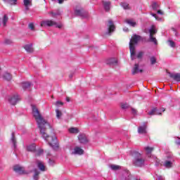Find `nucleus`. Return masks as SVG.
Masks as SVG:
<instances>
[{
  "label": "nucleus",
  "mask_w": 180,
  "mask_h": 180,
  "mask_svg": "<svg viewBox=\"0 0 180 180\" xmlns=\"http://www.w3.org/2000/svg\"><path fill=\"white\" fill-rule=\"evenodd\" d=\"M150 60L151 65H154V64L157 63V58H155V56L150 57Z\"/></svg>",
  "instance_id": "obj_29"
},
{
  "label": "nucleus",
  "mask_w": 180,
  "mask_h": 180,
  "mask_svg": "<svg viewBox=\"0 0 180 180\" xmlns=\"http://www.w3.org/2000/svg\"><path fill=\"white\" fill-rule=\"evenodd\" d=\"M13 171L20 175H22L23 174H26L25 172V169L19 165H15L13 167Z\"/></svg>",
  "instance_id": "obj_7"
},
{
  "label": "nucleus",
  "mask_w": 180,
  "mask_h": 180,
  "mask_svg": "<svg viewBox=\"0 0 180 180\" xmlns=\"http://www.w3.org/2000/svg\"><path fill=\"white\" fill-rule=\"evenodd\" d=\"M8 101L11 105H16L18 102L20 101V98L18 94H15L13 97L10 98Z\"/></svg>",
  "instance_id": "obj_8"
},
{
  "label": "nucleus",
  "mask_w": 180,
  "mask_h": 180,
  "mask_svg": "<svg viewBox=\"0 0 180 180\" xmlns=\"http://www.w3.org/2000/svg\"><path fill=\"white\" fill-rule=\"evenodd\" d=\"M169 74V77L174 79V81H176L177 82H180V73H171V72H167Z\"/></svg>",
  "instance_id": "obj_9"
},
{
  "label": "nucleus",
  "mask_w": 180,
  "mask_h": 180,
  "mask_svg": "<svg viewBox=\"0 0 180 180\" xmlns=\"http://www.w3.org/2000/svg\"><path fill=\"white\" fill-rule=\"evenodd\" d=\"M121 108L122 109H127V108H129V105H127V103H122L121 104Z\"/></svg>",
  "instance_id": "obj_39"
},
{
  "label": "nucleus",
  "mask_w": 180,
  "mask_h": 180,
  "mask_svg": "<svg viewBox=\"0 0 180 180\" xmlns=\"http://www.w3.org/2000/svg\"><path fill=\"white\" fill-rule=\"evenodd\" d=\"M175 143H176L177 146H179V145H180V141H179V140L175 141Z\"/></svg>",
  "instance_id": "obj_47"
},
{
  "label": "nucleus",
  "mask_w": 180,
  "mask_h": 180,
  "mask_svg": "<svg viewBox=\"0 0 180 180\" xmlns=\"http://www.w3.org/2000/svg\"><path fill=\"white\" fill-rule=\"evenodd\" d=\"M16 2H18V0H9L8 3H10L11 5H16Z\"/></svg>",
  "instance_id": "obj_40"
},
{
  "label": "nucleus",
  "mask_w": 180,
  "mask_h": 180,
  "mask_svg": "<svg viewBox=\"0 0 180 180\" xmlns=\"http://www.w3.org/2000/svg\"><path fill=\"white\" fill-rule=\"evenodd\" d=\"M30 2H32V0H24V6H25L26 9H29L27 6L30 5Z\"/></svg>",
  "instance_id": "obj_31"
},
{
  "label": "nucleus",
  "mask_w": 180,
  "mask_h": 180,
  "mask_svg": "<svg viewBox=\"0 0 180 180\" xmlns=\"http://www.w3.org/2000/svg\"><path fill=\"white\" fill-rule=\"evenodd\" d=\"M131 112L133 113V115H137V110L131 108Z\"/></svg>",
  "instance_id": "obj_42"
},
{
  "label": "nucleus",
  "mask_w": 180,
  "mask_h": 180,
  "mask_svg": "<svg viewBox=\"0 0 180 180\" xmlns=\"http://www.w3.org/2000/svg\"><path fill=\"white\" fill-rule=\"evenodd\" d=\"M152 16H153V18H155V19H158L157 14L152 13Z\"/></svg>",
  "instance_id": "obj_45"
},
{
  "label": "nucleus",
  "mask_w": 180,
  "mask_h": 180,
  "mask_svg": "<svg viewBox=\"0 0 180 180\" xmlns=\"http://www.w3.org/2000/svg\"><path fill=\"white\" fill-rule=\"evenodd\" d=\"M134 160H133V165L134 167H143L144 163L146 162V159L141 157V154L139 152H135L133 155Z\"/></svg>",
  "instance_id": "obj_3"
},
{
  "label": "nucleus",
  "mask_w": 180,
  "mask_h": 180,
  "mask_svg": "<svg viewBox=\"0 0 180 180\" xmlns=\"http://www.w3.org/2000/svg\"><path fill=\"white\" fill-rule=\"evenodd\" d=\"M120 6L123 8L124 9H130V7L129 6V4L122 2L120 4Z\"/></svg>",
  "instance_id": "obj_26"
},
{
  "label": "nucleus",
  "mask_w": 180,
  "mask_h": 180,
  "mask_svg": "<svg viewBox=\"0 0 180 180\" xmlns=\"http://www.w3.org/2000/svg\"><path fill=\"white\" fill-rule=\"evenodd\" d=\"M27 151H36V145L35 144H32V145H30L27 147Z\"/></svg>",
  "instance_id": "obj_20"
},
{
  "label": "nucleus",
  "mask_w": 180,
  "mask_h": 180,
  "mask_svg": "<svg viewBox=\"0 0 180 180\" xmlns=\"http://www.w3.org/2000/svg\"><path fill=\"white\" fill-rule=\"evenodd\" d=\"M72 154L82 155V154H84V150H82V148L77 146L75 148L74 151L72 152Z\"/></svg>",
  "instance_id": "obj_12"
},
{
  "label": "nucleus",
  "mask_w": 180,
  "mask_h": 180,
  "mask_svg": "<svg viewBox=\"0 0 180 180\" xmlns=\"http://www.w3.org/2000/svg\"><path fill=\"white\" fill-rule=\"evenodd\" d=\"M148 114L151 116H153V115H162L161 112H158V110H157V108L152 109Z\"/></svg>",
  "instance_id": "obj_16"
},
{
  "label": "nucleus",
  "mask_w": 180,
  "mask_h": 180,
  "mask_svg": "<svg viewBox=\"0 0 180 180\" xmlns=\"http://www.w3.org/2000/svg\"><path fill=\"white\" fill-rule=\"evenodd\" d=\"M111 169H112V171H117L119 169H120L121 167L119 165H111L110 166Z\"/></svg>",
  "instance_id": "obj_23"
},
{
  "label": "nucleus",
  "mask_w": 180,
  "mask_h": 180,
  "mask_svg": "<svg viewBox=\"0 0 180 180\" xmlns=\"http://www.w3.org/2000/svg\"><path fill=\"white\" fill-rule=\"evenodd\" d=\"M44 26H48V27H51V26H56V27H58V29H61V27H63L62 25H57V22H56V21H53L51 20H45V21H42L41 22V27H43Z\"/></svg>",
  "instance_id": "obj_5"
},
{
  "label": "nucleus",
  "mask_w": 180,
  "mask_h": 180,
  "mask_svg": "<svg viewBox=\"0 0 180 180\" xmlns=\"http://www.w3.org/2000/svg\"><path fill=\"white\" fill-rule=\"evenodd\" d=\"M158 13L159 15H164V13H163L162 11H161V10H158Z\"/></svg>",
  "instance_id": "obj_43"
},
{
  "label": "nucleus",
  "mask_w": 180,
  "mask_h": 180,
  "mask_svg": "<svg viewBox=\"0 0 180 180\" xmlns=\"http://www.w3.org/2000/svg\"><path fill=\"white\" fill-rule=\"evenodd\" d=\"M69 77H70V78H72V75H69Z\"/></svg>",
  "instance_id": "obj_51"
},
{
  "label": "nucleus",
  "mask_w": 180,
  "mask_h": 180,
  "mask_svg": "<svg viewBox=\"0 0 180 180\" xmlns=\"http://www.w3.org/2000/svg\"><path fill=\"white\" fill-rule=\"evenodd\" d=\"M69 131L70 133H72V134H77L78 133L79 131L78 130V128H74V127H72L69 129Z\"/></svg>",
  "instance_id": "obj_30"
},
{
  "label": "nucleus",
  "mask_w": 180,
  "mask_h": 180,
  "mask_svg": "<svg viewBox=\"0 0 180 180\" xmlns=\"http://www.w3.org/2000/svg\"><path fill=\"white\" fill-rule=\"evenodd\" d=\"M38 168L41 171H46V167H44V165L41 163V162H38Z\"/></svg>",
  "instance_id": "obj_25"
},
{
  "label": "nucleus",
  "mask_w": 180,
  "mask_h": 180,
  "mask_svg": "<svg viewBox=\"0 0 180 180\" xmlns=\"http://www.w3.org/2000/svg\"><path fill=\"white\" fill-rule=\"evenodd\" d=\"M145 150H146L147 154H151V153H153V151H154V148L147 146L145 148Z\"/></svg>",
  "instance_id": "obj_22"
},
{
  "label": "nucleus",
  "mask_w": 180,
  "mask_h": 180,
  "mask_svg": "<svg viewBox=\"0 0 180 180\" xmlns=\"http://www.w3.org/2000/svg\"><path fill=\"white\" fill-rule=\"evenodd\" d=\"M11 141L13 142L14 147H16V139H15V136H12Z\"/></svg>",
  "instance_id": "obj_37"
},
{
  "label": "nucleus",
  "mask_w": 180,
  "mask_h": 180,
  "mask_svg": "<svg viewBox=\"0 0 180 180\" xmlns=\"http://www.w3.org/2000/svg\"><path fill=\"white\" fill-rule=\"evenodd\" d=\"M4 43L7 45H9V44H12V43H13V41H12V39H6L4 41Z\"/></svg>",
  "instance_id": "obj_33"
},
{
  "label": "nucleus",
  "mask_w": 180,
  "mask_h": 180,
  "mask_svg": "<svg viewBox=\"0 0 180 180\" xmlns=\"http://www.w3.org/2000/svg\"><path fill=\"white\" fill-rule=\"evenodd\" d=\"M58 4H63V2H64V0H58Z\"/></svg>",
  "instance_id": "obj_48"
},
{
  "label": "nucleus",
  "mask_w": 180,
  "mask_h": 180,
  "mask_svg": "<svg viewBox=\"0 0 180 180\" xmlns=\"http://www.w3.org/2000/svg\"><path fill=\"white\" fill-rule=\"evenodd\" d=\"M167 42H169V46H170V47H175V42L172 40H169L167 41Z\"/></svg>",
  "instance_id": "obj_34"
},
{
  "label": "nucleus",
  "mask_w": 180,
  "mask_h": 180,
  "mask_svg": "<svg viewBox=\"0 0 180 180\" xmlns=\"http://www.w3.org/2000/svg\"><path fill=\"white\" fill-rule=\"evenodd\" d=\"M41 154H43V150H39L37 153V155H40Z\"/></svg>",
  "instance_id": "obj_44"
},
{
  "label": "nucleus",
  "mask_w": 180,
  "mask_h": 180,
  "mask_svg": "<svg viewBox=\"0 0 180 180\" xmlns=\"http://www.w3.org/2000/svg\"><path fill=\"white\" fill-rule=\"evenodd\" d=\"M70 97H66V101L70 102Z\"/></svg>",
  "instance_id": "obj_49"
},
{
  "label": "nucleus",
  "mask_w": 180,
  "mask_h": 180,
  "mask_svg": "<svg viewBox=\"0 0 180 180\" xmlns=\"http://www.w3.org/2000/svg\"><path fill=\"white\" fill-rule=\"evenodd\" d=\"M28 27L30 30H34V24H33V22L30 23Z\"/></svg>",
  "instance_id": "obj_36"
},
{
  "label": "nucleus",
  "mask_w": 180,
  "mask_h": 180,
  "mask_svg": "<svg viewBox=\"0 0 180 180\" xmlns=\"http://www.w3.org/2000/svg\"><path fill=\"white\" fill-rule=\"evenodd\" d=\"M162 112H165V108H163Z\"/></svg>",
  "instance_id": "obj_52"
},
{
  "label": "nucleus",
  "mask_w": 180,
  "mask_h": 180,
  "mask_svg": "<svg viewBox=\"0 0 180 180\" xmlns=\"http://www.w3.org/2000/svg\"><path fill=\"white\" fill-rule=\"evenodd\" d=\"M84 12V9L82 8L80 10H76L75 11V15H77V16H82V13Z\"/></svg>",
  "instance_id": "obj_27"
},
{
  "label": "nucleus",
  "mask_w": 180,
  "mask_h": 180,
  "mask_svg": "<svg viewBox=\"0 0 180 180\" xmlns=\"http://www.w3.org/2000/svg\"><path fill=\"white\" fill-rule=\"evenodd\" d=\"M56 113L58 119H60V117H61V116L63 115V112H61V111H60L59 110H56Z\"/></svg>",
  "instance_id": "obj_32"
},
{
  "label": "nucleus",
  "mask_w": 180,
  "mask_h": 180,
  "mask_svg": "<svg viewBox=\"0 0 180 180\" xmlns=\"http://www.w3.org/2000/svg\"><path fill=\"white\" fill-rule=\"evenodd\" d=\"M141 40V36L134 34L129 41V53L131 56V60H134L136 56V44Z\"/></svg>",
  "instance_id": "obj_2"
},
{
  "label": "nucleus",
  "mask_w": 180,
  "mask_h": 180,
  "mask_svg": "<svg viewBox=\"0 0 180 180\" xmlns=\"http://www.w3.org/2000/svg\"><path fill=\"white\" fill-rule=\"evenodd\" d=\"M32 115L38 124L42 139H44V140L48 142V144L53 148V150H57V148H58L57 137L54 135L49 136L47 134V130L51 128L50 124L43 117L36 105H32Z\"/></svg>",
  "instance_id": "obj_1"
},
{
  "label": "nucleus",
  "mask_w": 180,
  "mask_h": 180,
  "mask_svg": "<svg viewBox=\"0 0 180 180\" xmlns=\"http://www.w3.org/2000/svg\"><path fill=\"white\" fill-rule=\"evenodd\" d=\"M172 30H173L174 31H175V28H172Z\"/></svg>",
  "instance_id": "obj_53"
},
{
  "label": "nucleus",
  "mask_w": 180,
  "mask_h": 180,
  "mask_svg": "<svg viewBox=\"0 0 180 180\" xmlns=\"http://www.w3.org/2000/svg\"><path fill=\"white\" fill-rule=\"evenodd\" d=\"M56 106H58L59 105H60L61 106H63V105H64V103L61 102V101H57L56 103Z\"/></svg>",
  "instance_id": "obj_41"
},
{
  "label": "nucleus",
  "mask_w": 180,
  "mask_h": 180,
  "mask_svg": "<svg viewBox=\"0 0 180 180\" xmlns=\"http://www.w3.org/2000/svg\"><path fill=\"white\" fill-rule=\"evenodd\" d=\"M143 56H144V53L143 51H140L137 54V58H143Z\"/></svg>",
  "instance_id": "obj_35"
},
{
  "label": "nucleus",
  "mask_w": 180,
  "mask_h": 180,
  "mask_svg": "<svg viewBox=\"0 0 180 180\" xmlns=\"http://www.w3.org/2000/svg\"><path fill=\"white\" fill-rule=\"evenodd\" d=\"M125 22L132 27H134L137 25V22L133 21V20H126Z\"/></svg>",
  "instance_id": "obj_18"
},
{
  "label": "nucleus",
  "mask_w": 180,
  "mask_h": 180,
  "mask_svg": "<svg viewBox=\"0 0 180 180\" xmlns=\"http://www.w3.org/2000/svg\"><path fill=\"white\" fill-rule=\"evenodd\" d=\"M4 1H8V2L9 0H4Z\"/></svg>",
  "instance_id": "obj_54"
},
{
  "label": "nucleus",
  "mask_w": 180,
  "mask_h": 180,
  "mask_svg": "<svg viewBox=\"0 0 180 180\" xmlns=\"http://www.w3.org/2000/svg\"><path fill=\"white\" fill-rule=\"evenodd\" d=\"M110 1H103V5L107 12H109V11H110Z\"/></svg>",
  "instance_id": "obj_15"
},
{
  "label": "nucleus",
  "mask_w": 180,
  "mask_h": 180,
  "mask_svg": "<svg viewBox=\"0 0 180 180\" xmlns=\"http://www.w3.org/2000/svg\"><path fill=\"white\" fill-rule=\"evenodd\" d=\"M112 64H116L117 63V60H115V62L111 61Z\"/></svg>",
  "instance_id": "obj_50"
},
{
  "label": "nucleus",
  "mask_w": 180,
  "mask_h": 180,
  "mask_svg": "<svg viewBox=\"0 0 180 180\" xmlns=\"http://www.w3.org/2000/svg\"><path fill=\"white\" fill-rule=\"evenodd\" d=\"M30 85L31 84L29 82H22V89L25 90L28 89V88H30Z\"/></svg>",
  "instance_id": "obj_19"
},
{
  "label": "nucleus",
  "mask_w": 180,
  "mask_h": 180,
  "mask_svg": "<svg viewBox=\"0 0 180 180\" xmlns=\"http://www.w3.org/2000/svg\"><path fill=\"white\" fill-rule=\"evenodd\" d=\"M139 64L136 63L134 65L131 71L132 75H136V74H139V72L141 73L143 72V69L139 70Z\"/></svg>",
  "instance_id": "obj_10"
},
{
  "label": "nucleus",
  "mask_w": 180,
  "mask_h": 180,
  "mask_svg": "<svg viewBox=\"0 0 180 180\" xmlns=\"http://www.w3.org/2000/svg\"><path fill=\"white\" fill-rule=\"evenodd\" d=\"M107 27L108 32L105 33V34H108V36H111L112 33L116 30V25H115V23H113L112 20H109L108 21Z\"/></svg>",
  "instance_id": "obj_6"
},
{
  "label": "nucleus",
  "mask_w": 180,
  "mask_h": 180,
  "mask_svg": "<svg viewBox=\"0 0 180 180\" xmlns=\"http://www.w3.org/2000/svg\"><path fill=\"white\" fill-rule=\"evenodd\" d=\"M39 175H40V172H39L37 169H34V174L33 176V179L35 180L39 179Z\"/></svg>",
  "instance_id": "obj_24"
},
{
  "label": "nucleus",
  "mask_w": 180,
  "mask_h": 180,
  "mask_svg": "<svg viewBox=\"0 0 180 180\" xmlns=\"http://www.w3.org/2000/svg\"><path fill=\"white\" fill-rule=\"evenodd\" d=\"M166 168H172V161L171 160H166L164 164Z\"/></svg>",
  "instance_id": "obj_21"
},
{
  "label": "nucleus",
  "mask_w": 180,
  "mask_h": 180,
  "mask_svg": "<svg viewBox=\"0 0 180 180\" xmlns=\"http://www.w3.org/2000/svg\"><path fill=\"white\" fill-rule=\"evenodd\" d=\"M159 5H158V4H157V3H153V4H152V8H153V9H158V8H159Z\"/></svg>",
  "instance_id": "obj_38"
},
{
  "label": "nucleus",
  "mask_w": 180,
  "mask_h": 180,
  "mask_svg": "<svg viewBox=\"0 0 180 180\" xmlns=\"http://www.w3.org/2000/svg\"><path fill=\"white\" fill-rule=\"evenodd\" d=\"M3 78L6 81H11V79H12V75H11V73L6 72L4 74Z\"/></svg>",
  "instance_id": "obj_17"
},
{
  "label": "nucleus",
  "mask_w": 180,
  "mask_h": 180,
  "mask_svg": "<svg viewBox=\"0 0 180 180\" xmlns=\"http://www.w3.org/2000/svg\"><path fill=\"white\" fill-rule=\"evenodd\" d=\"M157 27L155 25H151L149 30V41L151 43H154L155 45L158 44L155 34H157Z\"/></svg>",
  "instance_id": "obj_4"
},
{
  "label": "nucleus",
  "mask_w": 180,
  "mask_h": 180,
  "mask_svg": "<svg viewBox=\"0 0 180 180\" xmlns=\"http://www.w3.org/2000/svg\"><path fill=\"white\" fill-rule=\"evenodd\" d=\"M53 16H56V15H60V13H51Z\"/></svg>",
  "instance_id": "obj_46"
},
{
  "label": "nucleus",
  "mask_w": 180,
  "mask_h": 180,
  "mask_svg": "<svg viewBox=\"0 0 180 180\" xmlns=\"http://www.w3.org/2000/svg\"><path fill=\"white\" fill-rule=\"evenodd\" d=\"M138 133L139 134H147V125L144 124L138 128Z\"/></svg>",
  "instance_id": "obj_11"
},
{
  "label": "nucleus",
  "mask_w": 180,
  "mask_h": 180,
  "mask_svg": "<svg viewBox=\"0 0 180 180\" xmlns=\"http://www.w3.org/2000/svg\"><path fill=\"white\" fill-rule=\"evenodd\" d=\"M25 50L27 51V53H33V45L32 44H27L24 46Z\"/></svg>",
  "instance_id": "obj_14"
},
{
  "label": "nucleus",
  "mask_w": 180,
  "mask_h": 180,
  "mask_svg": "<svg viewBox=\"0 0 180 180\" xmlns=\"http://www.w3.org/2000/svg\"><path fill=\"white\" fill-rule=\"evenodd\" d=\"M9 20V18H8V15H4L3 18V26H6V22Z\"/></svg>",
  "instance_id": "obj_28"
},
{
  "label": "nucleus",
  "mask_w": 180,
  "mask_h": 180,
  "mask_svg": "<svg viewBox=\"0 0 180 180\" xmlns=\"http://www.w3.org/2000/svg\"><path fill=\"white\" fill-rule=\"evenodd\" d=\"M79 143H82V144H86L88 143V139H86V136L85 135H79L78 136Z\"/></svg>",
  "instance_id": "obj_13"
}]
</instances>
